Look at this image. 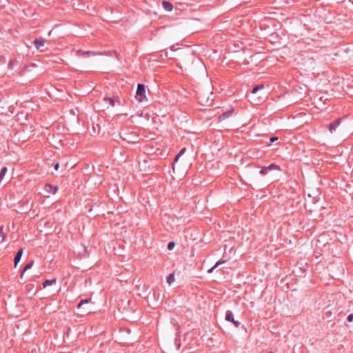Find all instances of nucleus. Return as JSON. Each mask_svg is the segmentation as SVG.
<instances>
[{"mask_svg":"<svg viewBox=\"0 0 353 353\" xmlns=\"http://www.w3.org/2000/svg\"><path fill=\"white\" fill-rule=\"evenodd\" d=\"M145 88L144 85L139 83L137 86V93H136V99L139 102H143L145 99Z\"/></svg>","mask_w":353,"mask_h":353,"instance_id":"obj_1","label":"nucleus"},{"mask_svg":"<svg viewBox=\"0 0 353 353\" xmlns=\"http://www.w3.org/2000/svg\"><path fill=\"white\" fill-rule=\"evenodd\" d=\"M225 320L233 323V324L236 327H239L240 325V323L239 321L234 320L233 314L231 311H227L225 315Z\"/></svg>","mask_w":353,"mask_h":353,"instance_id":"obj_2","label":"nucleus"},{"mask_svg":"<svg viewBox=\"0 0 353 353\" xmlns=\"http://www.w3.org/2000/svg\"><path fill=\"white\" fill-rule=\"evenodd\" d=\"M279 167L275 164H271L269 166L267 167H263L260 171V173L261 174H266L268 173L269 171L273 170H279Z\"/></svg>","mask_w":353,"mask_h":353,"instance_id":"obj_3","label":"nucleus"},{"mask_svg":"<svg viewBox=\"0 0 353 353\" xmlns=\"http://www.w3.org/2000/svg\"><path fill=\"white\" fill-rule=\"evenodd\" d=\"M44 40L41 39H36L34 41L35 48L41 52L44 51Z\"/></svg>","mask_w":353,"mask_h":353,"instance_id":"obj_4","label":"nucleus"},{"mask_svg":"<svg viewBox=\"0 0 353 353\" xmlns=\"http://www.w3.org/2000/svg\"><path fill=\"white\" fill-rule=\"evenodd\" d=\"M341 119L339 118L329 125V131L330 132V133H333L336 131V129L341 123Z\"/></svg>","mask_w":353,"mask_h":353,"instance_id":"obj_5","label":"nucleus"},{"mask_svg":"<svg viewBox=\"0 0 353 353\" xmlns=\"http://www.w3.org/2000/svg\"><path fill=\"white\" fill-rule=\"evenodd\" d=\"M46 192L47 193H49V194H54L57 191V188L55 187V186H52V185H50V184H46L45 185V188H44Z\"/></svg>","mask_w":353,"mask_h":353,"instance_id":"obj_6","label":"nucleus"},{"mask_svg":"<svg viewBox=\"0 0 353 353\" xmlns=\"http://www.w3.org/2000/svg\"><path fill=\"white\" fill-rule=\"evenodd\" d=\"M23 248H21L17 253L15 257H14V267L16 268L18 263L21 260V258L22 256V254H23Z\"/></svg>","mask_w":353,"mask_h":353,"instance_id":"obj_7","label":"nucleus"},{"mask_svg":"<svg viewBox=\"0 0 353 353\" xmlns=\"http://www.w3.org/2000/svg\"><path fill=\"white\" fill-rule=\"evenodd\" d=\"M163 8L167 11H171L173 9V6L168 1H163L162 3Z\"/></svg>","mask_w":353,"mask_h":353,"instance_id":"obj_8","label":"nucleus"},{"mask_svg":"<svg viewBox=\"0 0 353 353\" xmlns=\"http://www.w3.org/2000/svg\"><path fill=\"white\" fill-rule=\"evenodd\" d=\"M233 110H230V111H227L224 113H223L220 117H219V121H223L225 120V119H227L228 117H229L232 113Z\"/></svg>","mask_w":353,"mask_h":353,"instance_id":"obj_9","label":"nucleus"},{"mask_svg":"<svg viewBox=\"0 0 353 353\" xmlns=\"http://www.w3.org/2000/svg\"><path fill=\"white\" fill-rule=\"evenodd\" d=\"M97 53L92 51H83V50H78L77 52V54L78 56L80 55H89V54H96Z\"/></svg>","mask_w":353,"mask_h":353,"instance_id":"obj_10","label":"nucleus"},{"mask_svg":"<svg viewBox=\"0 0 353 353\" xmlns=\"http://www.w3.org/2000/svg\"><path fill=\"white\" fill-rule=\"evenodd\" d=\"M33 263H34V261H30L29 263H28L26 266L24 267V269L22 271V273H21V277L23 276V274L25 273V272H26L27 270H30L32 265H33Z\"/></svg>","mask_w":353,"mask_h":353,"instance_id":"obj_11","label":"nucleus"},{"mask_svg":"<svg viewBox=\"0 0 353 353\" xmlns=\"http://www.w3.org/2000/svg\"><path fill=\"white\" fill-rule=\"evenodd\" d=\"M56 282V279L46 280L43 283V288H46L47 286H50Z\"/></svg>","mask_w":353,"mask_h":353,"instance_id":"obj_12","label":"nucleus"},{"mask_svg":"<svg viewBox=\"0 0 353 353\" xmlns=\"http://www.w3.org/2000/svg\"><path fill=\"white\" fill-rule=\"evenodd\" d=\"M185 148H183L181 150V151L178 153V154L175 157L173 163V169H174V164L175 163L179 160V157L185 152Z\"/></svg>","mask_w":353,"mask_h":353,"instance_id":"obj_13","label":"nucleus"},{"mask_svg":"<svg viewBox=\"0 0 353 353\" xmlns=\"http://www.w3.org/2000/svg\"><path fill=\"white\" fill-rule=\"evenodd\" d=\"M264 88L263 85H257L256 86L254 87L252 93L255 94L259 90H262Z\"/></svg>","mask_w":353,"mask_h":353,"instance_id":"obj_14","label":"nucleus"},{"mask_svg":"<svg viewBox=\"0 0 353 353\" xmlns=\"http://www.w3.org/2000/svg\"><path fill=\"white\" fill-rule=\"evenodd\" d=\"M223 263H224V261H217L216 263L208 271V272L212 273L215 268H216L219 265L222 264Z\"/></svg>","mask_w":353,"mask_h":353,"instance_id":"obj_15","label":"nucleus"},{"mask_svg":"<svg viewBox=\"0 0 353 353\" xmlns=\"http://www.w3.org/2000/svg\"><path fill=\"white\" fill-rule=\"evenodd\" d=\"M174 281V276L173 274H170L167 277V282L169 283V284H171L172 283H173Z\"/></svg>","mask_w":353,"mask_h":353,"instance_id":"obj_16","label":"nucleus"},{"mask_svg":"<svg viewBox=\"0 0 353 353\" xmlns=\"http://www.w3.org/2000/svg\"><path fill=\"white\" fill-rule=\"evenodd\" d=\"M104 101L108 102L111 106L114 105V100L112 98L105 97Z\"/></svg>","mask_w":353,"mask_h":353,"instance_id":"obj_17","label":"nucleus"},{"mask_svg":"<svg viewBox=\"0 0 353 353\" xmlns=\"http://www.w3.org/2000/svg\"><path fill=\"white\" fill-rule=\"evenodd\" d=\"M90 301V299H83L82 300L78 305V307L80 308L84 304H87L88 303V302Z\"/></svg>","mask_w":353,"mask_h":353,"instance_id":"obj_18","label":"nucleus"},{"mask_svg":"<svg viewBox=\"0 0 353 353\" xmlns=\"http://www.w3.org/2000/svg\"><path fill=\"white\" fill-rule=\"evenodd\" d=\"M175 246V243L174 242H170L168 245V249L172 250Z\"/></svg>","mask_w":353,"mask_h":353,"instance_id":"obj_19","label":"nucleus"},{"mask_svg":"<svg viewBox=\"0 0 353 353\" xmlns=\"http://www.w3.org/2000/svg\"><path fill=\"white\" fill-rule=\"evenodd\" d=\"M0 237H2V239L4 238L3 227L2 225L0 226Z\"/></svg>","mask_w":353,"mask_h":353,"instance_id":"obj_20","label":"nucleus"},{"mask_svg":"<svg viewBox=\"0 0 353 353\" xmlns=\"http://www.w3.org/2000/svg\"><path fill=\"white\" fill-rule=\"evenodd\" d=\"M347 321L352 322L353 321V314H350L347 318Z\"/></svg>","mask_w":353,"mask_h":353,"instance_id":"obj_21","label":"nucleus"},{"mask_svg":"<svg viewBox=\"0 0 353 353\" xmlns=\"http://www.w3.org/2000/svg\"><path fill=\"white\" fill-rule=\"evenodd\" d=\"M277 139H278V138L276 137H272L270 138V141L274 142V141H276Z\"/></svg>","mask_w":353,"mask_h":353,"instance_id":"obj_22","label":"nucleus"},{"mask_svg":"<svg viewBox=\"0 0 353 353\" xmlns=\"http://www.w3.org/2000/svg\"><path fill=\"white\" fill-rule=\"evenodd\" d=\"M59 167V163H57L54 165V170H57Z\"/></svg>","mask_w":353,"mask_h":353,"instance_id":"obj_23","label":"nucleus"},{"mask_svg":"<svg viewBox=\"0 0 353 353\" xmlns=\"http://www.w3.org/2000/svg\"><path fill=\"white\" fill-rule=\"evenodd\" d=\"M85 312H87V313H90V312H91V309H90V308L86 309V310H85Z\"/></svg>","mask_w":353,"mask_h":353,"instance_id":"obj_24","label":"nucleus"}]
</instances>
